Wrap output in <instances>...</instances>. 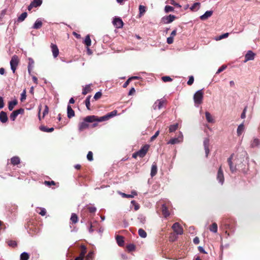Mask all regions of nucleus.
<instances>
[{
	"instance_id": "nucleus-48",
	"label": "nucleus",
	"mask_w": 260,
	"mask_h": 260,
	"mask_svg": "<svg viewBox=\"0 0 260 260\" xmlns=\"http://www.w3.org/2000/svg\"><path fill=\"white\" fill-rule=\"evenodd\" d=\"M8 243L9 246L12 247H15L17 245V242L15 241H13V240L9 241Z\"/></svg>"
},
{
	"instance_id": "nucleus-44",
	"label": "nucleus",
	"mask_w": 260,
	"mask_h": 260,
	"mask_svg": "<svg viewBox=\"0 0 260 260\" xmlns=\"http://www.w3.org/2000/svg\"><path fill=\"white\" fill-rule=\"evenodd\" d=\"M174 11V8L170 6L167 5L165 8V11L166 13H169Z\"/></svg>"
},
{
	"instance_id": "nucleus-32",
	"label": "nucleus",
	"mask_w": 260,
	"mask_h": 260,
	"mask_svg": "<svg viewBox=\"0 0 260 260\" xmlns=\"http://www.w3.org/2000/svg\"><path fill=\"white\" fill-rule=\"evenodd\" d=\"M260 144V141L257 138H255L251 142V147H255L258 146Z\"/></svg>"
},
{
	"instance_id": "nucleus-31",
	"label": "nucleus",
	"mask_w": 260,
	"mask_h": 260,
	"mask_svg": "<svg viewBox=\"0 0 260 260\" xmlns=\"http://www.w3.org/2000/svg\"><path fill=\"white\" fill-rule=\"evenodd\" d=\"M70 220L72 223L75 224L78 221V217L76 214L75 213H72L71 215V217L70 218Z\"/></svg>"
},
{
	"instance_id": "nucleus-45",
	"label": "nucleus",
	"mask_w": 260,
	"mask_h": 260,
	"mask_svg": "<svg viewBox=\"0 0 260 260\" xmlns=\"http://www.w3.org/2000/svg\"><path fill=\"white\" fill-rule=\"evenodd\" d=\"M93 252L90 251L85 257V260H93Z\"/></svg>"
},
{
	"instance_id": "nucleus-33",
	"label": "nucleus",
	"mask_w": 260,
	"mask_h": 260,
	"mask_svg": "<svg viewBox=\"0 0 260 260\" xmlns=\"http://www.w3.org/2000/svg\"><path fill=\"white\" fill-rule=\"evenodd\" d=\"M31 4L35 8H37L38 7H39L42 4V0H33Z\"/></svg>"
},
{
	"instance_id": "nucleus-28",
	"label": "nucleus",
	"mask_w": 260,
	"mask_h": 260,
	"mask_svg": "<svg viewBox=\"0 0 260 260\" xmlns=\"http://www.w3.org/2000/svg\"><path fill=\"white\" fill-rule=\"evenodd\" d=\"M244 129H245V127H244V124L242 123V124H240L238 126V127L237 128V130L238 136H240L242 134V133L244 132Z\"/></svg>"
},
{
	"instance_id": "nucleus-40",
	"label": "nucleus",
	"mask_w": 260,
	"mask_h": 260,
	"mask_svg": "<svg viewBox=\"0 0 260 260\" xmlns=\"http://www.w3.org/2000/svg\"><path fill=\"white\" fill-rule=\"evenodd\" d=\"M200 3H195L193 5L190 7V10L192 11H196L198 10L200 8Z\"/></svg>"
},
{
	"instance_id": "nucleus-57",
	"label": "nucleus",
	"mask_w": 260,
	"mask_h": 260,
	"mask_svg": "<svg viewBox=\"0 0 260 260\" xmlns=\"http://www.w3.org/2000/svg\"><path fill=\"white\" fill-rule=\"evenodd\" d=\"M193 81H194V78L192 76H191L189 77V80L187 81V83L188 85H191L193 84Z\"/></svg>"
},
{
	"instance_id": "nucleus-23",
	"label": "nucleus",
	"mask_w": 260,
	"mask_h": 260,
	"mask_svg": "<svg viewBox=\"0 0 260 260\" xmlns=\"http://www.w3.org/2000/svg\"><path fill=\"white\" fill-rule=\"evenodd\" d=\"M11 162L13 165H17L20 163V159L18 156H14L11 159Z\"/></svg>"
},
{
	"instance_id": "nucleus-18",
	"label": "nucleus",
	"mask_w": 260,
	"mask_h": 260,
	"mask_svg": "<svg viewBox=\"0 0 260 260\" xmlns=\"http://www.w3.org/2000/svg\"><path fill=\"white\" fill-rule=\"evenodd\" d=\"M213 14L212 11H207L204 14L200 16V19L202 20H205L211 17Z\"/></svg>"
},
{
	"instance_id": "nucleus-1",
	"label": "nucleus",
	"mask_w": 260,
	"mask_h": 260,
	"mask_svg": "<svg viewBox=\"0 0 260 260\" xmlns=\"http://www.w3.org/2000/svg\"><path fill=\"white\" fill-rule=\"evenodd\" d=\"M98 122V116L95 115L87 116L83 118V121L79 122L78 125L79 132H83L88 128L89 125L88 123Z\"/></svg>"
},
{
	"instance_id": "nucleus-49",
	"label": "nucleus",
	"mask_w": 260,
	"mask_h": 260,
	"mask_svg": "<svg viewBox=\"0 0 260 260\" xmlns=\"http://www.w3.org/2000/svg\"><path fill=\"white\" fill-rule=\"evenodd\" d=\"M131 203L134 206V209L135 211L138 210L140 208L139 205L135 201H132Z\"/></svg>"
},
{
	"instance_id": "nucleus-55",
	"label": "nucleus",
	"mask_w": 260,
	"mask_h": 260,
	"mask_svg": "<svg viewBox=\"0 0 260 260\" xmlns=\"http://www.w3.org/2000/svg\"><path fill=\"white\" fill-rule=\"evenodd\" d=\"M204 147H209V139L208 138H205L204 140Z\"/></svg>"
},
{
	"instance_id": "nucleus-51",
	"label": "nucleus",
	"mask_w": 260,
	"mask_h": 260,
	"mask_svg": "<svg viewBox=\"0 0 260 260\" xmlns=\"http://www.w3.org/2000/svg\"><path fill=\"white\" fill-rule=\"evenodd\" d=\"M44 184L48 186H50L52 185H55L56 183L54 181H45L44 182Z\"/></svg>"
},
{
	"instance_id": "nucleus-47",
	"label": "nucleus",
	"mask_w": 260,
	"mask_h": 260,
	"mask_svg": "<svg viewBox=\"0 0 260 260\" xmlns=\"http://www.w3.org/2000/svg\"><path fill=\"white\" fill-rule=\"evenodd\" d=\"M161 79L164 82H171L173 80L169 76H163L161 77Z\"/></svg>"
},
{
	"instance_id": "nucleus-38",
	"label": "nucleus",
	"mask_w": 260,
	"mask_h": 260,
	"mask_svg": "<svg viewBox=\"0 0 260 260\" xmlns=\"http://www.w3.org/2000/svg\"><path fill=\"white\" fill-rule=\"evenodd\" d=\"M178 127V123H175L174 124H172V125H171L170 126H169V132L170 133H172V132H175Z\"/></svg>"
},
{
	"instance_id": "nucleus-3",
	"label": "nucleus",
	"mask_w": 260,
	"mask_h": 260,
	"mask_svg": "<svg viewBox=\"0 0 260 260\" xmlns=\"http://www.w3.org/2000/svg\"><path fill=\"white\" fill-rule=\"evenodd\" d=\"M19 63V59L16 55H13L10 60L11 69L13 73H15L17 67Z\"/></svg>"
},
{
	"instance_id": "nucleus-16",
	"label": "nucleus",
	"mask_w": 260,
	"mask_h": 260,
	"mask_svg": "<svg viewBox=\"0 0 260 260\" xmlns=\"http://www.w3.org/2000/svg\"><path fill=\"white\" fill-rule=\"evenodd\" d=\"M51 50L52 52L53 56L54 58H56L59 54V50L56 45L54 44H51Z\"/></svg>"
},
{
	"instance_id": "nucleus-46",
	"label": "nucleus",
	"mask_w": 260,
	"mask_h": 260,
	"mask_svg": "<svg viewBox=\"0 0 260 260\" xmlns=\"http://www.w3.org/2000/svg\"><path fill=\"white\" fill-rule=\"evenodd\" d=\"M127 249L129 251H133L136 249V246L134 244H130L127 245L126 246Z\"/></svg>"
},
{
	"instance_id": "nucleus-6",
	"label": "nucleus",
	"mask_w": 260,
	"mask_h": 260,
	"mask_svg": "<svg viewBox=\"0 0 260 260\" xmlns=\"http://www.w3.org/2000/svg\"><path fill=\"white\" fill-rule=\"evenodd\" d=\"M167 103V101L165 99L157 100L153 104V108L154 110L160 109Z\"/></svg>"
},
{
	"instance_id": "nucleus-10",
	"label": "nucleus",
	"mask_w": 260,
	"mask_h": 260,
	"mask_svg": "<svg viewBox=\"0 0 260 260\" xmlns=\"http://www.w3.org/2000/svg\"><path fill=\"white\" fill-rule=\"evenodd\" d=\"M149 148V146L148 145H145L143 146L138 151H137L139 156L140 157H144L148 152Z\"/></svg>"
},
{
	"instance_id": "nucleus-43",
	"label": "nucleus",
	"mask_w": 260,
	"mask_h": 260,
	"mask_svg": "<svg viewBox=\"0 0 260 260\" xmlns=\"http://www.w3.org/2000/svg\"><path fill=\"white\" fill-rule=\"evenodd\" d=\"M139 14L140 15H143L146 11V7L142 5H140L139 7Z\"/></svg>"
},
{
	"instance_id": "nucleus-26",
	"label": "nucleus",
	"mask_w": 260,
	"mask_h": 260,
	"mask_svg": "<svg viewBox=\"0 0 260 260\" xmlns=\"http://www.w3.org/2000/svg\"><path fill=\"white\" fill-rule=\"evenodd\" d=\"M205 116L207 121L209 123H213L214 122V119L211 116V114L209 112H205Z\"/></svg>"
},
{
	"instance_id": "nucleus-64",
	"label": "nucleus",
	"mask_w": 260,
	"mask_h": 260,
	"mask_svg": "<svg viewBox=\"0 0 260 260\" xmlns=\"http://www.w3.org/2000/svg\"><path fill=\"white\" fill-rule=\"evenodd\" d=\"M229 34L228 32L225 33V34L220 36L219 37V39L221 40L224 38H226L229 36Z\"/></svg>"
},
{
	"instance_id": "nucleus-7",
	"label": "nucleus",
	"mask_w": 260,
	"mask_h": 260,
	"mask_svg": "<svg viewBox=\"0 0 260 260\" xmlns=\"http://www.w3.org/2000/svg\"><path fill=\"white\" fill-rule=\"evenodd\" d=\"M174 232L177 235H182L183 233V230L181 225L178 222L174 223L172 226Z\"/></svg>"
},
{
	"instance_id": "nucleus-9",
	"label": "nucleus",
	"mask_w": 260,
	"mask_h": 260,
	"mask_svg": "<svg viewBox=\"0 0 260 260\" xmlns=\"http://www.w3.org/2000/svg\"><path fill=\"white\" fill-rule=\"evenodd\" d=\"M24 112V110L23 108H20L19 109L14 111L10 116L11 120L12 121H15L17 116L19 114H23Z\"/></svg>"
},
{
	"instance_id": "nucleus-34",
	"label": "nucleus",
	"mask_w": 260,
	"mask_h": 260,
	"mask_svg": "<svg viewBox=\"0 0 260 260\" xmlns=\"http://www.w3.org/2000/svg\"><path fill=\"white\" fill-rule=\"evenodd\" d=\"M42 26V22L41 20H37L35 22L33 28L35 29H39Z\"/></svg>"
},
{
	"instance_id": "nucleus-22",
	"label": "nucleus",
	"mask_w": 260,
	"mask_h": 260,
	"mask_svg": "<svg viewBox=\"0 0 260 260\" xmlns=\"http://www.w3.org/2000/svg\"><path fill=\"white\" fill-rule=\"evenodd\" d=\"M18 102L16 100L10 101L8 103V109L10 111H12L14 107L17 104Z\"/></svg>"
},
{
	"instance_id": "nucleus-39",
	"label": "nucleus",
	"mask_w": 260,
	"mask_h": 260,
	"mask_svg": "<svg viewBox=\"0 0 260 260\" xmlns=\"http://www.w3.org/2000/svg\"><path fill=\"white\" fill-rule=\"evenodd\" d=\"M138 234L139 236L142 238H146L147 236L146 232L142 229H140L138 230Z\"/></svg>"
},
{
	"instance_id": "nucleus-53",
	"label": "nucleus",
	"mask_w": 260,
	"mask_h": 260,
	"mask_svg": "<svg viewBox=\"0 0 260 260\" xmlns=\"http://www.w3.org/2000/svg\"><path fill=\"white\" fill-rule=\"evenodd\" d=\"M102 95V92L99 91V92H96L93 98L95 100H97L100 99L101 98Z\"/></svg>"
},
{
	"instance_id": "nucleus-5",
	"label": "nucleus",
	"mask_w": 260,
	"mask_h": 260,
	"mask_svg": "<svg viewBox=\"0 0 260 260\" xmlns=\"http://www.w3.org/2000/svg\"><path fill=\"white\" fill-rule=\"evenodd\" d=\"M233 154L231 155V156L228 159V162L229 164V165L230 166V171L232 173H234L237 170L242 169V166H241V164L239 165H236L235 166H234L232 162V158H233Z\"/></svg>"
},
{
	"instance_id": "nucleus-29",
	"label": "nucleus",
	"mask_w": 260,
	"mask_h": 260,
	"mask_svg": "<svg viewBox=\"0 0 260 260\" xmlns=\"http://www.w3.org/2000/svg\"><path fill=\"white\" fill-rule=\"evenodd\" d=\"M162 213L163 215L165 217H167L168 216H169L170 215V212H169L167 207L166 206H165L164 205H163L162 207Z\"/></svg>"
},
{
	"instance_id": "nucleus-41",
	"label": "nucleus",
	"mask_w": 260,
	"mask_h": 260,
	"mask_svg": "<svg viewBox=\"0 0 260 260\" xmlns=\"http://www.w3.org/2000/svg\"><path fill=\"white\" fill-rule=\"evenodd\" d=\"M91 98V95H88L85 101V105H86V107L87 108V109L89 110H90V99Z\"/></svg>"
},
{
	"instance_id": "nucleus-4",
	"label": "nucleus",
	"mask_w": 260,
	"mask_h": 260,
	"mask_svg": "<svg viewBox=\"0 0 260 260\" xmlns=\"http://www.w3.org/2000/svg\"><path fill=\"white\" fill-rule=\"evenodd\" d=\"M117 114V110H114L110 113H107L106 115L102 116V117H98V122H102L105 121L106 120H109L110 118L116 116Z\"/></svg>"
},
{
	"instance_id": "nucleus-20",
	"label": "nucleus",
	"mask_w": 260,
	"mask_h": 260,
	"mask_svg": "<svg viewBox=\"0 0 260 260\" xmlns=\"http://www.w3.org/2000/svg\"><path fill=\"white\" fill-rule=\"evenodd\" d=\"M67 114L69 118H71L75 116V112L70 105H68L67 107Z\"/></svg>"
},
{
	"instance_id": "nucleus-56",
	"label": "nucleus",
	"mask_w": 260,
	"mask_h": 260,
	"mask_svg": "<svg viewBox=\"0 0 260 260\" xmlns=\"http://www.w3.org/2000/svg\"><path fill=\"white\" fill-rule=\"evenodd\" d=\"M26 91L25 90H24L21 94V101L23 102V101H24L26 99Z\"/></svg>"
},
{
	"instance_id": "nucleus-8",
	"label": "nucleus",
	"mask_w": 260,
	"mask_h": 260,
	"mask_svg": "<svg viewBox=\"0 0 260 260\" xmlns=\"http://www.w3.org/2000/svg\"><path fill=\"white\" fill-rule=\"evenodd\" d=\"M176 16L172 15L164 16L161 19V23L162 24H168L173 22L175 19Z\"/></svg>"
},
{
	"instance_id": "nucleus-2",
	"label": "nucleus",
	"mask_w": 260,
	"mask_h": 260,
	"mask_svg": "<svg viewBox=\"0 0 260 260\" xmlns=\"http://www.w3.org/2000/svg\"><path fill=\"white\" fill-rule=\"evenodd\" d=\"M204 97L203 89L197 91L193 95V101L195 105H199L203 103Z\"/></svg>"
},
{
	"instance_id": "nucleus-14",
	"label": "nucleus",
	"mask_w": 260,
	"mask_h": 260,
	"mask_svg": "<svg viewBox=\"0 0 260 260\" xmlns=\"http://www.w3.org/2000/svg\"><path fill=\"white\" fill-rule=\"evenodd\" d=\"M255 54L251 51H248L245 56L244 62H246L248 60H252L254 58Z\"/></svg>"
},
{
	"instance_id": "nucleus-19",
	"label": "nucleus",
	"mask_w": 260,
	"mask_h": 260,
	"mask_svg": "<svg viewBox=\"0 0 260 260\" xmlns=\"http://www.w3.org/2000/svg\"><path fill=\"white\" fill-rule=\"evenodd\" d=\"M157 165L155 162H154L152 165L151 169L150 175H151V177H153V176H154L157 174Z\"/></svg>"
},
{
	"instance_id": "nucleus-15",
	"label": "nucleus",
	"mask_w": 260,
	"mask_h": 260,
	"mask_svg": "<svg viewBox=\"0 0 260 260\" xmlns=\"http://www.w3.org/2000/svg\"><path fill=\"white\" fill-rule=\"evenodd\" d=\"M232 221L231 220H225L224 221H223V224H224V225L225 226V229H228V230H231V232H234V225H232L231 224V223H232Z\"/></svg>"
},
{
	"instance_id": "nucleus-63",
	"label": "nucleus",
	"mask_w": 260,
	"mask_h": 260,
	"mask_svg": "<svg viewBox=\"0 0 260 260\" xmlns=\"http://www.w3.org/2000/svg\"><path fill=\"white\" fill-rule=\"evenodd\" d=\"M4 107V99L2 96H0V109Z\"/></svg>"
},
{
	"instance_id": "nucleus-27",
	"label": "nucleus",
	"mask_w": 260,
	"mask_h": 260,
	"mask_svg": "<svg viewBox=\"0 0 260 260\" xmlns=\"http://www.w3.org/2000/svg\"><path fill=\"white\" fill-rule=\"evenodd\" d=\"M80 248H81V251H80L79 256H81L82 258H84L85 257V255L87 252L86 247L85 245H81Z\"/></svg>"
},
{
	"instance_id": "nucleus-37",
	"label": "nucleus",
	"mask_w": 260,
	"mask_h": 260,
	"mask_svg": "<svg viewBox=\"0 0 260 260\" xmlns=\"http://www.w3.org/2000/svg\"><path fill=\"white\" fill-rule=\"evenodd\" d=\"M27 16V14L26 12L22 13L20 16L18 18V22H22L25 20Z\"/></svg>"
},
{
	"instance_id": "nucleus-11",
	"label": "nucleus",
	"mask_w": 260,
	"mask_h": 260,
	"mask_svg": "<svg viewBox=\"0 0 260 260\" xmlns=\"http://www.w3.org/2000/svg\"><path fill=\"white\" fill-rule=\"evenodd\" d=\"M217 179L220 183H221V184H223L224 180V178L223 173V171H222V170L221 168V166H220L219 168V169H218V171L217 172Z\"/></svg>"
},
{
	"instance_id": "nucleus-13",
	"label": "nucleus",
	"mask_w": 260,
	"mask_h": 260,
	"mask_svg": "<svg viewBox=\"0 0 260 260\" xmlns=\"http://www.w3.org/2000/svg\"><path fill=\"white\" fill-rule=\"evenodd\" d=\"M183 140V137L181 136V137H179L178 138H174L171 139L168 142V144H172L174 145L175 144H178L180 143Z\"/></svg>"
},
{
	"instance_id": "nucleus-12",
	"label": "nucleus",
	"mask_w": 260,
	"mask_h": 260,
	"mask_svg": "<svg viewBox=\"0 0 260 260\" xmlns=\"http://www.w3.org/2000/svg\"><path fill=\"white\" fill-rule=\"evenodd\" d=\"M113 25L117 28H121L123 25V22L120 18H115L113 21Z\"/></svg>"
},
{
	"instance_id": "nucleus-61",
	"label": "nucleus",
	"mask_w": 260,
	"mask_h": 260,
	"mask_svg": "<svg viewBox=\"0 0 260 260\" xmlns=\"http://www.w3.org/2000/svg\"><path fill=\"white\" fill-rule=\"evenodd\" d=\"M170 4L171 5H174V6H176L178 8H180L181 6L175 2L174 0H170Z\"/></svg>"
},
{
	"instance_id": "nucleus-35",
	"label": "nucleus",
	"mask_w": 260,
	"mask_h": 260,
	"mask_svg": "<svg viewBox=\"0 0 260 260\" xmlns=\"http://www.w3.org/2000/svg\"><path fill=\"white\" fill-rule=\"evenodd\" d=\"M40 129L43 132H52L54 131V128L51 127V128H47V127L45 126H41L40 127Z\"/></svg>"
},
{
	"instance_id": "nucleus-17",
	"label": "nucleus",
	"mask_w": 260,
	"mask_h": 260,
	"mask_svg": "<svg viewBox=\"0 0 260 260\" xmlns=\"http://www.w3.org/2000/svg\"><path fill=\"white\" fill-rule=\"evenodd\" d=\"M8 119L7 113L3 111H1L0 112V121L2 123H6Z\"/></svg>"
},
{
	"instance_id": "nucleus-58",
	"label": "nucleus",
	"mask_w": 260,
	"mask_h": 260,
	"mask_svg": "<svg viewBox=\"0 0 260 260\" xmlns=\"http://www.w3.org/2000/svg\"><path fill=\"white\" fill-rule=\"evenodd\" d=\"M159 131H157V132H156L155 134L151 137L150 141H153L157 138V137L159 135Z\"/></svg>"
},
{
	"instance_id": "nucleus-54",
	"label": "nucleus",
	"mask_w": 260,
	"mask_h": 260,
	"mask_svg": "<svg viewBox=\"0 0 260 260\" xmlns=\"http://www.w3.org/2000/svg\"><path fill=\"white\" fill-rule=\"evenodd\" d=\"M39 210H40V211L38 212L39 214L41 215L42 216H45L46 215V211L45 209L40 208Z\"/></svg>"
},
{
	"instance_id": "nucleus-50",
	"label": "nucleus",
	"mask_w": 260,
	"mask_h": 260,
	"mask_svg": "<svg viewBox=\"0 0 260 260\" xmlns=\"http://www.w3.org/2000/svg\"><path fill=\"white\" fill-rule=\"evenodd\" d=\"M49 112V107H48L47 105H45V109L43 111V116H42V118H44V117L47 115L48 114Z\"/></svg>"
},
{
	"instance_id": "nucleus-42",
	"label": "nucleus",
	"mask_w": 260,
	"mask_h": 260,
	"mask_svg": "<svg viewBox=\"0 0 260 260\" xmlns=\"http://www.w3.org/2000/svg\"><path fill=\"white\" fill-rule=\"evenodd\" d=\"M84 44L87 46L89 47L91 45V40L89 35L86 36L84 40Z\"/></svg>"
},
{
	"instance_id": "nucleus-25",
	"label": "nucleus",
	"mask_w": 260,
	"mask_h": 260,
	"mask_svg": "<svg viewBox=\"0 0 260 260\" xmlns=\"http://www.w3.org/2000/svg\"><path fill=\"white\" fill-rule=\"evenodd\" d=\"M116 239L119 246H122L123 245L124 242L123 240V237L117 235L116 237Z\"/></svg>"
},
{
	"instance_id": "nucleus-62",
	"label": "nucleus",
	"mask_w": 260,
	"mask_h": 260,
	"mask_svg": "<svg viewBox=\"0 0 260 260\" xmlns=\"http://www.w3.org/2000/svg\"><path fill=\"white\" fill-rule=\"evenodd\" d=\"M173 41H174V39H173V37H170L167 38V42L168 44H171L173 43Z\"/></svg>"
},
{
	"instance_id": "nucleus-30",
	"label": "nucleus",
	"mask_w": 260,
	"mask_h": 260,
	"mask_svg": "<svg viewBox=\"0 0 260 260\" xmlns=\"http://www.w3.org/2000/svg\"><path fill=\"white\" fill-rule=\"evenodd\" d=\"M29 258V255L26 252H23L20 254V260H28Z\"/></svg>"
},
{
	"instance_id": "nucleus-59",
	"label": "nucleus",
	"mask_w": 260,
	"mask_h": 260,
	"mask_svg": "<svg viewBox=\"0 0 260 260\" xmlns=\"http://www.w3.org/2000/svg\"><path fill=\"white\" fill-rule=\"evenodd\" d=\"M88 210L90 213H94L96 211V208L93 206H89L87 208Z\"/></svg>"
},
{
	"instance_id": "nucleus-36",
	"label": "nucleus",
	"mask_w": 260,
	"mask_h": 260,
	"mask_svg": "<svg viewBox=\"0 0 260 260\" xmlns=\"http://www.w3.org/2000/svg\"><path fill=\"white\" fill-rule=\"evenodd\" d=\"M209 230L213 233H216L217 232V224L215 222L212 223L210 226Z\"/></svg>"
},
{
	"instance_id": "nucleus-21",
	"label": "nucleus",
	"mask_w": 260,
	"mask_h": 260,
	"mask_svg": "<svg viewBox=\"0 0 260 260\" xmlns=\"http://www.w3.org/2000/svg\"><path fill=\"white\" fill-rule=\"evenodd\" d=\"M92 84L86 85L85 87L83 89L82 94L86 95V94L90 92L92 90L91 86Z\"/></svg>"
},
{
	"instance_id": "nucleus-24",
	"label": "nucleus",
	"mask_w": 260,
	"mask_h": 260,
	"mask_svg": "<svg viewBox=\"0 0 260 260\" xmlns=\"http://www.w3.org/2000/svg\"><path fill=\"white\" fill-rule=\"evenodd\" d=\"M121 194L123 198H134V196H137V193L136 191L133 190L132 191V193L131 194H126L125 193H121Z\"/></svg>"
},
{
	"instance_id": "nucleus-60",
	"label": "nucleus",
	"mask_w": 260,
	"mask_h": 260,
	"mask_svg": "<svg viewBox=\"0 0 260 260\" xmlns=\"http://www.w3.org/2000/svg\"><path fill=\"white\" fill-rule=\"evenodd\" d=\"M226 68V66H225V65H223L221 67H220L217 72H216V74H219L220 73H221V72H222L224 70H225Z\"/></svg>"
},
{
	"instance_id": "nucleus-52",
	"label": "nucleus",
	"mask_w": 260,
	"mask_h": 260,
	"mask_svg": "<svg viewBox=\"0 0 260 260\" xmlns=\"http://www.w3.org/2000/svg\"><path fill=\"white\" fill-rule=\"evenodd\" d=\"M87 158L89 161L93 160V153L91 151H89L87 155Z\"/></svg>"
}]
</instances>
